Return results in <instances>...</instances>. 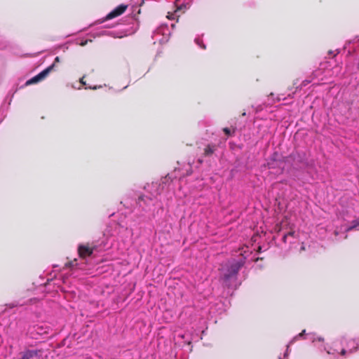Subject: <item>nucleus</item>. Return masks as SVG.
Here are the masks:
<instances>
[{
    "mask_svg": "<svg viewBox=\"0 0 359 359\" xmlns=\"http://www.w3.org/2000/svg\"><path fill=\"white\" fill-rule=\"evenodd\" d=\"M329 53H330V54H332V53H333V52L330 50V51L329 52Z\"/></svg>",
    "mask_w": 359,
    "mask_h": 359,
    "instance_id": "nucleus-35",
    "label": "nucleus"
},
{
    "mask_svg": "<svg viewBox=\"0 0 359 359\" xmlns=\"http://www.w3.org/2000/svg\"><path fill=\"white\" fill-rule=\"evenodd\" d=\"M114 241V238L109 235V232L105 231L102 240L93 242L92 244L87 243L78 246L79 258L85 261V263H88V259L94 257L95 253H100L111 249Z\"/></svg>",
    "mask_w": 359,
    "mask_h": 359,
    "instance_id": "nucleus-2",
    "label": "nucleus"
},
{
    "mask_svg": "<svg viewBox=\"0 0 359 359\" xmlns=\"http://www.w3.org/2000/svg\"><path fill=\"white\" fill-rule=\"evenodd\" d=\"M91 41H92L91 39L81 40L80 42L79 41V40H76V43L79 44L81 46H84L88 43V42H91Z\"/></svg>",
    "mask_w": 359,
    "mask_h": 359,
    "instance_id": "nucleus-21",
    "label": "nucleus"
},
{
    "mask_svg": "<svg viewBox=\"0 0 359 359\" xmlns=\"http://www.w3.org/2000/svg\"><path fill=\"white\" fill-rule=\"evenodd\" d=\"M351 230H359V217L353 220L348 225L341 226L340 229V231H343V234Z\"/></svg>",
    "mask_w": 359,
    "mask_h": 359,
    "instance_id": "nucleus-11",
    "label": "nucleus"
},
{
    "mask_svg": "<svg viewBox=\"0 0 359 359\" xmlns=\"http://www.w3.org/2000/svg\"><path fill=\"white\" fill-rule=\"evenodd\" d=\"M323 350L325 351L328 354H334L337 351L336 350L332 351L331 348H327L325 346H323Z\"/></svg>",
    "mask_w": 359,
    "mask_h": 359,
    "instance_id": "nucleus-23",
    "label": "nucleus"
},
{
    "mask_svg": "<svg viewBox=\"0 0 359 359\" xmlns=\"http://www.w3.org/2000/svg\"><path fill=\"white\" fill-rule=\"evenodd\" d=\"M170 35V30L168 25H162L159 26L154 32L152 36L154 43H163L168 41Z\"/></svg>",
    "mask_w": 359,
    "mask_h": 359,
    "instance_id": "nucleus-5",
    "label": "nucleus"
},
{
    "mask_svg": "<svg viewBox=\"0 0 359 359\" xmlns=\"http://www.w3.org/2000/svg\"><path fill=\"white\" fill-rule=\"evenodd\" d=\"M60 62V59L59 57H56L54 60V62L46 69L41 72L39 74L32 77L31 79L28 80L26 82V85H32L42 80H43L50 72L53 70L55 64Z\"/></svg>",
    "mask_w": 359,
    "mask_h": 359,
    "instance_id": "nucleus-6",
    "label": "nucleus"
},
{
    "mask_svg": "<svg viewBox=\"0 0 359 359\" xmlns=\"http://www.w3.org/2000/svg\"><path fill=\"white\" fill-rule=\"evenodd\" d=\"M298 80H296L294 82V86H296V90L295 92L298 90V89H302L303 87H305L309 83H311V81L310 80H308V79H305L304 80L302 83L300 85H298Z\"/></svg>",
    "mask_w": 359,
    "mask_h": 359,
    "instance_id": "nucleus-15",
    "label": "nucleus"
},
{
    "mask_svg": "<svg viewBox=\"0 0 359 359\" xmlns=\"http://www.w3.org/2000/svg\"><path fill=\"white\" fill-rule=\"evenodd\" d=\"M14 306H15L14 304H12V305L11 304V305H10V307H11V308H13V307H14Z\"/></svg>",
    "mask_w": 359,
    "mask_h": 359,
    "instance_id": "nucleus-31",
    "label": "nucleus"
},
{
    "mask_svg": "<svg viewBox=\"0 0 359 359\" xmlns=\"http://www.w3.org/2000/svg\"><path fill=\"white\" fill-rule=\"evenodd\" d=\"M223 131L226 136L229 137V136H232L233 135V133L235 132V129H233V130L231 131L229 128H224L223 129Z\"/></svg>",
    "mask_w": 359,
    "mask_h": 359,
    "instance_id": "nucleus-18",
    "label": "nucleus"
},
{
    "mask_svg": "<svg viewBox=\"0 0 359 359\" xmlns=\"http://www.w3.org/2000/svg\"><path fill=\"white\" fill-rule=\"evenodd\" d=\"M339 231H338L337 229L334 231L335 236H337L339 235Z\"/></svg>",
    "mask_w": 359,
    "mask_h": 359,
    "instance_id": "nucleus-29",
    "label": "nucleus"
},
{
    "mask_svg": "<svg viewBox=\"0 0 359 359\" xmlns=\"http://www.w3.org/2000/svg\"><path fill=\"white\" fill-rule=\"evenodd\" d=\"M294 234H295L294 231H290L287 233L284 234L283 236V238H282L283 241L284 243H287V242L290 243H293V241L294 239Z\"/></svg>",
    "mask_w": 359,
    "mask_h": 359,
    "instance_id": "nucleus-14",
    "label": "nucleus"
},
{
    "mask_svg": "<svg viewBox=\"0 0 359 359\" xmlns=\"http://www.w3.org/2000/svg\"><path fill=\"white\" fill-rule=\"evenodd\" d=\"M191 340L192 338L188 333L178 334L175 335L174 337V341L175 346L181 347L182 348L186 347V351H191V348L189 347L191 343Z\"/></svg>",
    "mask_w": 359,
    "mask_h": 359,
    "instance_id": "nucleus-7",
    "label": "nucleus"
},
{
    "mask_svg": "<svg viewBox=\"0 0 359 359\" xmlns=\"http://www.w3.org/2000/svg\"><path fill=\"white\" fill-rule=\"evenodd\" d=\"M176 1H179L180 0H175Z\"/></svg>",
    "mask_w": 359,
    "mask_h": 359,
    "instance_id": "nucleus-37",
    "label": "nucleus"
},
{
    "mask_svg": "<svg viewBox=\"0 0 359 359\" xmlns=\"http://www.w3.org/2000/svg\"><path fill=\"white\" fill-rule=\"evenodd\" d=\"M288 348H289V345H287L286 353L284 354V358L287 357V355L288 354Z\"/></svg>",
    "mask_w": 359,
    "mask_h": 359,
    "instance_id": "nucleus-27",
    "label": "nucleus"
},
{
    "mask_svg": "<svg viewBox=\"0 0 359 359\" xmlns=\"http://www.w3.org/2000/svg\"><path fill=\"white\" fill-rule=\"evenodd\" d=\"M252 108L255 110V113H258L263 109V106L262 104L257 106L252 105Z\"/></svg>",
    "mask_w": 359,
    "mask_h": 359,
    "instance_id": "nucleus-22",
    "label": "nucleus"
},
{
    "mask_svg": "<svg viewBox=\"0 0 359 359\" xmlns=\"http://www.w3.org/2000/svg\"><path fill=\"white\" fill-rule=\"evenodd\" d=\"M215 149H216V147L215 145H208L205 149V154L206 156H210L211 154H212L214 153Z\"/></svg>",
    "mask_w": 359,
    "mask_h": 359,
    "instance_id": "nucleus-16",
    "label": "nucleus"
},
{
    "mask_svg": "<svg viewBox=\"0 0 359 359\" xmlns=\"http://www.w3.org/2000/svg\"><path fill=\"white\" fill-rule=\"evenodd\" d=\"M347 237V235L345 234V236L343 237V238H346Z\"/></svg>",
    "mask_w": 359,
    "mask_h": 359,
    "instance_id": "nucleus-34",
    "label": "nucleus"
},
{
    "mask_svg": "<svg viewBox=\"0 0 359 359\" xmlns=\"http://www.w3.org/2000/svg\"><path fill=\"white\" fill-rule=\"evenodd\" d=\"M245 262V258L231 259L222 266L220 275L225 286H233V283L237 280L238 273Z\"/></svg>",
    "mask_w": 359,
    "mask_h": 359,
    "instance_id": "nucleus-3",
    "label": "nucleus"
},
{
    "mask_svg": "<svg viewBox=\"0 0 359 359\" xmlns=\"http://www.w3.org/2000/svg\"><path fill=\"white\" fill-rule=\"evenodd\" d=\"M282 161L280 159L279 154L277 152H274L269 159H267L266 163L264 166L268 169L279 168L280 172H283Z\"/></svg>",
    "mask_w": 359,
    "mask_h": 359,
    "instance_id": "nucleus-8",
    "label": "nucleus"
},
{
    "mask_svg": "<svg viewBox=\"0 0 359 359\" xmlns=\"http://www.w3.org/2000/svg\"><path fill=\"white\" fill-rule=\"evenodd\" d=\"M195 42L196 43V44L200 46L201 48L203 49H205V45L203 43V42L202 41L201 39H200L199 38H196L195 39Z\"/></svg>",
    "mask_w": 359,
    "mask_h": 359,
    "instance_id": "nucleus-20",
    "label": "nucleus"
},
{
    "mask_svg": "<svg viewBox=\"0 0 359 359\" xmlns=\"http://www.w3.org/2000/svg\"><path fill=\"white\" fill-rule=\"evenodd\" d=\"M245 114H246V113H245V112H243V113L242 114V115H243V116H245Z\"/></svg>",
    "mask_w": 359,
    "mask_h": 359,
    "instance_id": "nucleus-33",
    "label": "nucleus"
},
{
    "mask_svg": "<svg viewBox=\"0 0 359 359\" xmlns=\"http://www.w3.org/2000/svg\"><path fill=\"white\" fill-rule=\"evenodd\" d=\"M286 99V97H283V95H278L277 97V101L278 102H280L281 100H285Z\"/></svg>",
    "mask_w": 359,
    "mask_h": 359,
    "instance_id": "nucleus-26",
    "label": "nucleus"
},
{
    "mask_svg": "<svg viewBox=\"0 0 359 359\" xmlns=\"http://www.w3.org/2000/svg\"><path fill=\"white\" fill-rule=\"evenodd\" d=\"M295 155H297L298 156H299V153H297V152L296 153V154H295Z\"/></svg>",
    "mask_w": 359,
    "mask_h": 359,
    "instance_id": "nucleus-36",
    "label": "nucleus"
},
{
    "mask_svg": "<svg viewBox=\"0 0 359 359\" xmlns=\"http://www.w3.org/2000/svg\"><path fill=\"white\" fill-rule=\"evenodd\" d=\"M352 345H356V346H353V348H350L348 351L343 348L341 351L340 354L341 355H345L347 352L353 353V351H356L358 349V346H359V339H353L350 340L348 343V346H351Z\"/></svg>",
    "mask_w": 359,
    "mask_h": 359,
    "instance_id": "nucleus-12",
    "label": "nucleus"
},
{
    "mask_svg": "<svg viewBox=\"0 0 359 359\" xmlns=\"http://www.w3.org/2000/svg\"><path fill=\"white\" fill-rule=\"evenodd\" d=\"M182 6H183V7L186 8V7H187V5H185V4H182Z\"/></svg>",
    "mask_w": 359,
    "mask_h": 359,
    "instance_id": "nucleus-32",
    "label": "nucleus"
},
{
    "mask_svg": "<svg viewBox=\"0 0 359 359\" xmlns=\"http://www.w3.org/2000/svg\"><path fill=\"white\" fill-rule=\"evenodd\" d=\"M100 87L101 86H95L93 87L92 89H97V88H100ZM89 88H91V87H89Z\"/></svg>",
    "mask_w": 359,
    "mask_h": 359,
    "instance_id": "nucleus-30",
    "label": "nucleus"
},
{
    "mask_svg": "<svg viewBox=\"0 0 359 359\" xmlns=\"http://www.w3.org/2000/svg\"><path fill=\"white\" fill-rule=\"evenodd\" d=\"M52 328L46 323L36 324L29 326L27 335L34 339H40L41 337L45 338V336L54 335Z\"/></svg>",
    "mask_w": 359,
    "mask_h": 359,
    "instance_id": "nucleus-4",
    "label": "nucleus"
},
{
    "mask_svg": "<svg viewBox=\"0 0 359 359\" xmlns=\"http://www.w3.org/2000/svg\"><path fill=\"white\" fill-rule=\"evenodd\" d=\"M66 266H68L71 268H77L81 270H86V267L83 266V263H79L76 259H74L73 261H71L66 264Z\"/></svg>",
    "mask_w": 359,
    "mask_h": 359,
    "instance_id": "nucleus-13",
    "label": "nucleus"
},
{
    "mask_svg": "<svg viewBox=\"0 0 359 359\" xmlns=\"http://www.w3.org/2000/svg\"><path fill=\"white\" fill-rule=\"evenodd\" d=\"M175 17V13H168V15H167V18H169V19H174Z\"/></svg>",
    "mask_w": 359,
    "mask_h": 359,
    "instance_id": "nucleus-25",
    "label": "nucleus"
},
{
    "mask_svg": "<svg viewBox=\"0 0 359 359\" xmlns=\"http://www.w3.org/2000/svg\"><path fill=\"white\" fill-rule=\"evenodd\" d=\"M80 82H81V84H83V85H86V82L83 81V78H81V79H80Z\"/></svg>",
    "mask_w": 359,
    "mask_h": 359,
    "instance_id": "nucleus-28",
    "label": "nucleus"
},
{
    "mask_svg": "<svg viewBox=\"0 0 359 359\" xmlns=\"http://www.w3.org/2000/svg\"><path fill=\"white\" fill-rule=\"evenodd\" d=\"M308 335L309 336V339L313 342L316 341V340H318L319 341H324V339L323 337H319L316 338L314 334H309Z\"/></svg>",
    "mask_w": 359,
    "mask_h": 359,
    "instance_id": "nucleus-19",
    "label": "nucleus"
},
{
    "mask_svg": "<svg viewBox=\"0 0 359 359\" xmlns=\"http://www.w3.org/2000/svg\"><path fill=\"white\" fill-rule=\"evenodd\" d=\"M41 353V351L39 349H26L21 353V358L20 359H33L34 358H39Z\"/></svg>",
    "mask_w": 359,
    "mask_h": 359,
    "instance_id": "nucleus-10",
    "label": "nucleus"
},
{
    "mask_svg": "<svg viewBox=\"0 0 359 359\" xmlns=\"http://www.w3.org/2000/svg\"><path fill=\"white\" fill-rule=\"evenodd\" d=\"M165 182H152L145 187V193L138 195L135 199L125 198L121 203L126 208H133L131 210L138 217H144L147 212L152 210L153 207L158 201V197L161 195Z\"/></svg>",
    "mask_w": 359,
    "mask_h": 359,
    "instance_id": "nucleus-1",
    "label": "nucleus"
},
{
    "mask_svg": "<svg viewBox=\"0 0 359 359\" xmlns=\"http://www.w3.org/2000/svg\"><path fill=\"white\" fill-rule=\"evenodd\" d=\"M126 8H127L126 5L121 4L118 6H117L116 8H114L113 11H111L110 13H109L104 18L97 20L96 22V23L101 24L106 20H111L114 18H116V17L121 15L122 13H123Z\"/></svg>",
    "mask_w": 359,
    "mask_h": 359,
    "instance_id": "nucleus-9",
    "label": "nucleus"
},
{
    "mask_svg": "<svg viewBox=\"0 0 359 359\" xmlns=\"http://www.w3.org/2000/svg\"><path fill=\"white\" fill-rule=\"evenodd\" d=\"M305 333V330H303L302 332H301L300 334H299L297 336H296L292 341H291L290 342V344H292L295 339H297V338L299 337H301Z\"/></svg>",
    "mask_w": 359,
    "mask_h": 359,
    "instance_id": "nucleus-24",
    "label": "nucleus"
},
{
    "mask_svg": "<svg viewBox=\"0 0 359 359\" xmlns=\"http://www.w3.org/2000/svg\"><path fill=\"white\" fill-rule=\"evenodd\" d=\"M112 34L113 33L111 32L101 31V32H97L96 34H94L93 36L94 38H95L97 36H104V35L111 36V35H112Z\"/></svg>",
    "mask_w": 359,
    "mask_h": 359,
    "instance_id": "nucleus-17",
    "label": "nucleus"
}]
</instances>
